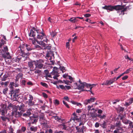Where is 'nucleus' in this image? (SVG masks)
<instances>
[{
    "instance_id": "obj_1",
    "label": "nucleus",
    "mask_w": 133,
    "mask_h": 133,
    "mask_svg": "<svg viewBox=\"0 0 133 133\" xmlns=\"http://www.w3.org/2000/svg\"><path fill=\"white\" fill-rule=\"evenodd\" d=\"M4 43H0V55L5 59H9L11 58V56L10 55V53L8 52V49L7 46L4 45Z\"/></svg>"
},
{
    "instance_id": "obj_2",
    "label": "nucleus",
    "mask_w": 133,
    "mask_h": 133,
    "mask_svg": "<svg viewBox=\"0 0 133 133\" xmlns=\"http://www.w3.org/2000/svg\"><path fill=\"white\" fill-rule=\"evenodd\" d=\"M91 85L90 84H88L85 82L81 83L79 85H78L77 83H75L74 84L73 86V88L75 89H78L81 90L82 91H87V90H84V88L85 87L87 88H89Z\"/></svg>"
},
{
    "instance_id": "obj_3",
    "label": "nucleus",
    "mask_w": 133,
    "mask_h": 133,
    "mask_svg": "<svg viewBox=\"0 0 133 133\" xmlns=\"http://www.w3.org/2000/svg\"><path fill=\"white\" fill-rule=\"evenodd\" d=\"M6 110L4 109H0V114H1L2 116H1V118L2 120L4 122H5L6 121L8 122H9L10 120L12 119V116L11 115H7L5 116V113Z\"/></svg>"
},
{
    "instance_id": "obj_4",
    "label": "nucleus",
    "mask_w": 133,
    "mask_h": 133,
    "mask_svg": "<svg viewBox=\"0 0 133 133\" xmlns=\"http://www.w3.org/2000/svg\"><path fill=\"white\" fill-rule=\"evenodd\" d=\"M123 8V6H121L120 5H117L114 6L110 5H105L102 8L103 9L107 10H108L112 11L114 10H119Z\"/></svg>"
},
{
    "instance_id": "obj_5",
    "label": "nucleus",
    "mask_w": 133,
    "mask_h": 133,
    "mask_svg": "<svg viewBox=\"0 0 133 133\" xmlns=\"http://www.w3.org/2000/svg\"><path fill=\"white\" fill-rule=\"evenodd\" d=\"M44 61L43 59H39L36 61V66L35 69H44L45 66L44 65Z\"/></svg>"
},
{
    "instance_id": "obj_6",
    "label": "nucleus",
    "mask_w": 133,
    "mask_h": 133,
    "mask_svg": "<svg viewBox=\"0 0 133 133\" xmlns=\"http://www.w3.org/2000/svg\"><path fill=\"white\" fill-rule=\"evenodd\" d=\"M25 44H21L19 46V47L21 50V56H22L23 57H24L25 58H28L29 56V53L28 52V53H25V52L23 50V49L25 47Z\"/></svg>"
},
{
    "instance_id": "obj_7",
    "label": "nucleus",
    "mask_w": 133,
    "mask_h": 133,
    "mask_svg": "<svg viewBox=\"0 0 133 133\" xmlns=\"http://www.w3.org/2000/svg\"><path fill=\"white\" fill-rule=\"evenodd\" d=\"M40 120L41 121V124L43 125L44 127H48V125L47 124L46 121L45 119L43 114H41L39 116Z\"/></svg>"
},
{
    "instance_id": "obj_8",
    "label": "nucleus",
    "mask_w": 133,
    "mask_h": 133,
    "mask_svg": "<svg viewBox=\"0 0 133 133\" xmlns=\"http://www.w3.org/2000/svg\"><path fill=\"white\" fill-rule=\"evenodd\" d=\"M76 128L78 132L84 133L86 129V127L83 125L82 127L77 126L76 127Z\"/></svg>"
},
{
    "instance_id": "obj_9",
    "label": "nucleus",
    "mask_w": 133,
    "mask_h": 133,
    "mask_svg": "<svg viewBox=\"0 0 133 133\" xmlns=\"http://www.w3.org/2000/svg\"><path fill=\"white\" fill-rule=\"evenodd\" d=\"M30 121L32 124H36L38 120V117L37 116H35L30 117Z\"/></svg>"
},
{
    "instance_id": "obj_10",
    "label": "nucleus",
    "mask_w": 133,
    "mask_h": 133,
    "mask_svg": "<svg viewBox=\"0 0 133 133\" xmlns=\"http://www.w3.org/2000/svg\"><path fill=\"white\" fill-rule=\"evenodd\" d=\"M37 33V38L38 39H42L43 38L45 37V34L43 32L39 31L38 33Z\"/></svg>"
},
{
    "instance_id": "obj_11",
    "label": "nucleus",
    "mask_w": 133,
    "mask_h": 133,
    "mask_svg": "<svg viewBox=\"0 0 133 133\" xmlns=\"http://www.w3.org/2000/svg\"><path fill=\"white\" fill-rule=\"evenodd\" d=\"M36 61H30L28 63V65L30 68V70H33L35 69L34 65L36 66Z\"/></svg>"
},
{
    "instance_id": "obj_12",
    "label": "nucleus",
    "mask_w": 133,
    "mask_h": 133,
    "mask_svg": "<svg viewBox=\"0 0 133 133\" xmlns=\"http://www.w3.org/2000/svg\"><path fill=\"white\" fill-rule=\"evenodd\" d=\"M116 120L117 122L115 124V126L117 128L121 129H122V125L121 121L119 120V118H116Z\"/></svg>"
},
{
    "instance_id": "obj_13",
    "label": "nucleus",
    "mask_w": 133,
    "mask_h": 133,
    "mask_svg": "<svg viewBox=\"0 0 133 133\" xmlns=\"http://www.w3.org/2000/svg\"><path fill=\"white\" fill-rule=\"evenodd\" d=\"M116 77L111 79L110 80H107L105 82L102 84V85H110L112 84L115 81Z\"/></svg>"
},
{
    "instance_id": "obj_14",
    "label": "nucleus",
    "mask_w": 133,
    "mask_h": 133,
    "mask_svg": "<svg viewBox=\"0 0 133 133\" xmlns=\"http://www.w3.org/2000/svg\"><path fill=\"white\" fill-rule=\"evenodd\" d=\"M19 92V89H13L11 90L10 94V96L11 97L12 96V94H17Z\"/></svg>"
},
{
    "instance_id": "obj_15",
    "label": "nucleus",
    "mask_w": 133,
    "mask_h": 133,
    "mask_svg": "<svg viewBox=\"0 0 133 133\" xmlns=\"http://www.w3.org/2000/svg\"><path fill=\"white\" fill-rule=\"evenodd\" d=\"M60 88L62 89L66 90V89L69 90L71 88V87L70 86L65 85L64 86L63 85H59Z\"/></svg>"
},
{
    "instance_id": "obj_16",
    "label": "nucleus",
    "mask_w": 133,
    "mask_h": 133,
    "mask_svg": "<svg viewBox=\"0 0 133 133\" xmlns=\"http://www.w3.org/2000/svg\"><path fill=\"white\" fill-rule=\"evenodd\" d=\"M36 31H33V30L31 29L30 32L29 34V36L30 37H33L34 38H35L36 36Z\"/></svg>"
},
{
    "instance_id": "obj_17",
    "label": "nucleus",
    "mask_w": 133,
    "mask_h": 133,
    "mask_svg": "<svg viewBox=\"0 0 133 133\" xmlns=\"http://www.w3.org/2000/svg\"><path fill=\"white\" fill-rule=\"evenodd\" d=\"M14 116L16 118L20 117L22 115V113L20 112L16 111L14 112Z\"/></svg>"
},
{
    "instance_id": "obj_18",
    "label": "nucleus",
    "mask_w": 133,
    "mask_h": 133,
    "mask_svg": "<svg viewBox=\"0 0 133 133\" xmlns=\"http://www.w3.org/2000/svg\"><path fill=\"white\" fill-rule=\"evenodd\" d=\"M121 6H123V8H122L121 9H120L119 10H121L122 9L121 11V13L120 14V15L122 14L123 15H124V12L127 11V7H126V8H124V5H121Z\"/></svg>"
},
{
    "instance_id": "obj_19",
    "label": "nucleus",
    "mask_w": 133,
    "mask_h": 133,
    "mask_svg": "<svg viewBox=\"0 0 133 133\" xmlns=\"http://www.w3.org/2000/svg\"><path fill=\"white\" fill-rule=\"evenodd\" d=\"M69 21H70L72 23H74L78 21V19H77L76 17H72L68 20Z\"/></svg>"
},
{
    "instance_id": "obj_20",
    "label": "nucleus",
    "mask_w": 133,
    "mask_h": 133,
    "mask_svg": "<svg viewBox=\"0 0 133 133\" xmlns=\"http://www.w3.org/2000/svg\"><path fill=\"white\" fill-rule=\"evenodd\" d=\"M58 127L61 128H62V129L64 130H66L67 128V126L64 124H59L58 125Z\"/></svg>"
},
{
    "instance_id": "obj_21",
    "label": "nucleus",
    "mask_w": 133,
    "mask_h": 133,
    "mask_svg": "<svg viewBox=\"0 0 133 133\" xmlns=\"http://www.w3.org/2000/svg\"><path fill=\"white\" fill-rule=\"evenodd\" d=\"M130 121V120H129L127 119L126 118H124L123 120H122V122L124 124L127 125L128 124V123H129V122Z\"/></svg>"
},
{
    "instance_id": "obj_22",
    "label": "nucleus",
    "mask_w": 133,
    "mask_h": 133,
    "mask_svg": "<svg viewBox=\"0 0 133 133\" xmlns=\"http://www.w3.org/2000/svg\"><path fill=\"white\" fill-rule=\"evenodd\" d=\"M37 127H34L33 126H32L30 127V130L31 131L35 132L37 130Z\"/></svg>"
},
{
    "instance_id": "obj_23",
    "label": "nucleus",
    "mask_w": 133,
    "mask_h": 133,
    "mask_svg": "<svg viewBox=\"0 0 133 133\" xmlns=\"http://www.w3.org/2000/svg\"><path fill=\"white\" fill-rule=\"evenodd\" d=\"M101 126L103 129L106 128L107 126V124L105 121H104L102 124H101Z\"/></svg>"
},
{
    "instance_id": "obj_24",
    "label": "nucleus",
    "mask_w": 133,
    "mask_h": 133,
    "mask_svg": "<svg viewBox=\"0 0 133 133\" xmlns=\"http://www.w3.org/2000/svg\"><path fill=\"white\" fill-rule=\"evenodd\" d=\"M128 124H129V128L131 129L133 128V122H132L130 121Z\"/></svg>"
},
{
    "instance_id": "obj_25",
    "label": "nucleus",
    "mask_w": 133,
    "mask_h": 133,
    "mask_svg": "<svg viewBox=\"0 0 133 133\" xmlns=\"http://www.w3.org/2000/svg\"><path fill=\"white\" fill-rule=\"evenodd\" d=\"M13 97L12 98V99L14 101H16L17 100V97L18 96L17 94H13Z\"/></svg>"
},
{
    "instance_id": "obj_26",
    "label": "nucleus",
    "mask_w": 133,
    "mask_h": 133,
    "mask_svg": "<svg viewBox=\"0 0 133 133\" xmlns=\"http://www.w3.org/2000/svg\"><path fill=\"white\" fill-rule=\"evenodd\" d=\"M25 48L28 51H30L32 50V49L30 48V46L29 45H28L27 44H25Z\"/></svg>"
},
{
    "instance_id": "obj_27",
    "label": "nucleus",
    "mask_w": 133,
    "mask_h": 133,
    "mask_svg": "<svg viewBox=\"0 0 133 133\" xmlns=\"http://www.w3.org/2000/svg\"><path fill=\"white\" fill-rule=\"evenodd\" d=\"M88 99L89 101V103H91L94 102L95 100H96V98L94 97H92L90 99Z\"/></svg>"
},
{
    "instance_id": "obj_28",
    "label": "nucleus",
    "mask_w": 133,
    "mask_h": 133,
    "mask_svg": "<svg viewBox=\"0 0 133 133\" xmlns=\"http://www.w3.org/2000/svg\"><path fill=\"white\" fill-rule=\"evenodd\" d=\"M8 77V76L6 75H4L3 76V78L1 79L2 81H5L7 79V78Z\"/></svg>"
},
{
    "instance_id": "obj_29",
    "label": "nucleus",
    "mask_w": 133,
    "mask_h": 133,
    "mask_svg": "<svg viewBox=\"0 0 133 133\" xmlns=\"http://www.w3.org/2000/svg\"><path fill=\"white\" fill-rule=\"evenodd\" d=\"M32 111V110L31 109H28L26 111V113L29 116L31 115V111Z\"/></svg>"
},
{
    "instance_id": "obj_30",
    "label": "nucleus",
    "mask_w": 133,
    "mask_h": 133,
    "mask_svg": "<svg viewBox=\"0 0 133 133\" xmlns=\"http://www.w3.org/2000/svg\"><path fill=\"white\" fill-rule=\"evenodd\" d=\"M29 99L28 101H26V102L28 103L33 99V97L32 95L30 94L29 95Z\"/></svg>"
},
{
    "instance_id": "obj_31",
    "label": "nucleus",
    "mask_w": 133,
    "mask_h": 133,
    "mask_svg": "<svg viewBox=\"0 0 133 133\" xmlns=\"http://www.w3.org/2000/svg\"><path fill=\"white\" fill-rule=\"evenodd\" d=\"M18 108L19 110H20L23 109L24 107V104L23 103H21L20 105H18Z\"/></svg>"
},
{
    "instance_id": "obj_32",
    "label": "nucleus",
    "mask_w": 133,
    "mask_h": 133,
    "mask_svg": "<svg viewBox=\"0 0 133 133\" xmlns=\"http://www.w3.org/2000/svg\"><path fill=\"white\" fill-rule=\"evenodd\" d=\"M40 84L42 86H43V87H44L46 88L48 87V85L45 83L41 82L40 83Z\"/></svg>"
},
{
    "instance_id": "obj_33",
    "label": "nucleus",
    "mask_w": 133,
    "mask_h": 133,
    "mask_svg": "<svg viewBox=\"0 0 133 133\" xmlns=\"http://www.w3.org/2000/svg\"><path fill=\"white\" fill-rule=\"evenodd\" d=\"M28 104L29 106H32L35 104V102L31 100L29 102H28Z\"/></svg>"
},
{
    "instance_id": "obj_34",
    "label": "nucleus",
    "mask_w": 133,
    "mask_h": 133,
    "mask_svg": "<svg viewBox=\"0 0 133 133\" xmlns=\"http://www.w3.org/2000/svg\"><path fill=\"white\" fill-rule=\"evenodd\" d=\"M60 70L62 71V72H65L66 70L65 69V68L64 66H61L60 67Z\"/></svg>"
},
{
    "instance_id": "obj_35",
    "label": "nucleus",
    "mask_w": 133,
    "mask_h": 133,
    "mask_svg": "<svg viewBox=\"0 0 133 133\" xmlns=\"http://www.w3.org/2000/svg\"><path fill=\"white\" fill-rule=\"evenodd\" d=\"M47 132H48V130L47 129H46L44 131L40 130V131L37 133H46Z\"/></svg>"
},
{
    "instance_id": "obj_36",
    "label": "nucleus",
    "mask_w": 133,
    "mask_h": 133,
    "mask_svg": "<svg viewBox=\"0 0 133 133\" xmlns=\"http://www.w3.org/2000/svg\"><path fill=\"white\" fill-rule=\"evenodd\" d=\"M58 72L57 71H56L55 70H53L52 72H51V74L52 75H55L56 74H58Z\"/></svg>"
},
{
    "instance_id": "obj_37",
    "label": "nucleus",
    "mask_w": 133,
    "mask_h": 133,
    "mask_svg": "<svg viewBox=\"0 0 133 133\" xmlns=\"http://www.w3.org/2000/svg\"><path fill=\"white\" fill-rule=\"evenodd\" d=\"M54 103L56 105H58L59 104V102L58 100L56 99L54 101Z\"/></svg>"
},
{
    "instance_id": "obj_38",
    "label": "nucleus",
    "mask_w": 133,
    "mask_h": 133,
    "mask_svg": "<svg viewBox=\"0 0 133 133\" xmlns=\"http://www.w3.org/2000/svg\"><path fill=\"white\" fill-rule=\"evenodd\" d=\"M14 105L12 104L11 103H9L8 106V109H10V108H13L14 107Z\"/></svg>"
},
{
    "instance_id": "obj_39",
    "label": "nucleus",
    "mask_w": 133,
    "mask_h": 133,
    "mask_svg": "<svg viewBox=\"0 0 133 133\" xmlns=\"http://www.w3.org/2000/svg\"><path fill=\"white\" fill-rule=\"evenodd\" d=\"M51 35L53 37H54L56 36L57 35V32H55L52 31L51 34Z\"/></svg>"
},
{
    "instance_id": "obj_40",
    "label": "nucleus",
    "mask_w": 133,
    "mask_h": 133,
    "mask_svg": "<svg viewBox=\"0 0 133 133\" xmlns=\"http://www.w3.org/2000/svg\"><path fill=\"white\" fill-rule=\"evenodd\" d=\"M23 76V74L22 73H19L17 74V77L18 78H22Z\"/></svg>"
},
{
    "instance_id": "obj_41",
    "label": "nucleus",
    "mask_w": 133,
    "mask_h": 133,
    "mask_svg": "<svg viewBox=\"0 0 133 133\" xmlns=\"http://www.w3.org/2000/svg\"><path fill=\"white\" fill-rule=\"evenodd\" d=\"M54 75V76L53 77L54 79H55L58 80V79L57 78V77H59V75L58 74H56Z\"/></svg>"
},
{
    "instance_id": "obj_42",
    "label": "nucleus",
    "mask_w": 133,
    "mask_h": 133,
    "mask_svg": "<svg viewBox=\"0 0 133 133\" xmlns=\"http://www.w3.org/2000/svg\"><path fill=\"white\" fill-rule=\"evenodd\" d=\"M63 102L64 104L65 105V106H66L67 108H69L70 107L69 105L66 102L64 101H63Z\"/></svg>"
},
{
    "instance_id": "obj_43",
    "label": "nucleus",
    "mask_w": 133,
    "mask_h": 133,
    "mask_svg": "<svg viewBox=\"0 0 133 133\" xmlns=\"http://www.w3.org/2000/svg\"><path fill=\"white\" fill-rule=\"evenodd\" d=\"M35 74H40L42 73L41 70H36L34 72Z\"/></svg>"
},
{
    "instance_id": "obj_44",
    "label": "nucleus",
    "mask_w": 133,
    "mask_h": 133,
    "mask_svg": "<svg viewBox=\"0 0 133 133\" xmlns=\"http://www.w3.org/2000/svg\"><path fill=\"white\" fill-rule=\"evenodd\" d=\"M89 103L88 99H86L84 102V104L85 105H87L88 103Z\"/></svg>"
},
{
    "instance_id": "obj_45",
    "label": "nucleus",
    "mask_w": 133,
    "mask_h": 133,
    "mask_svg": "<svg viewBox=\"0 0 133 133\" xmlns=\"http://www.w3.org/2000/svg\"><path fill=\"white\" fill-rule=\"evenodd\" d=\"M120 130L121 129L118 128H116V129L114 131L113 133H119V130Z\"/></svg>"
},
{
    "instance_id": "obj_46",
    "label": "nucleus",
    "mask_w": 133,
    "mask_h": 133,
    "mask_svg": "<svg viewBox=\"0 0 133 133\" xmlns=\"http://www.w3.org/2000/svg\"><path fill=\"white\" fill-rule=\"evenodd\" d=\"M42 95L43 97L45 98H47L48 97V96L44 92H42Z\"/></svg>"
},
{
    "instance_id": "obj_47",
    "label": "nucleus",
    "mask_w": 133,
    "mask_h": 133,
    "mask_svg": "<svg viewBox=\"0 0 133 133\" xmlns=\"http://www.w3.org/2000/svg\"><path fill=\"white\" fill-rule=\"evenodd\" d=\"M37 43L39 44H42L44 46L45 45V44L43 42V41H42L41 42H39L38 41H37Z\"/></svg>"
},
{
    "instance_id": "obj_48",
    "label": "nucleus",
    "mask_w": 133,
    "mask_h": 133,
    "mask_svg": "<svg viewBox=\"0 0 133 133\" xmlns=\"http://www.w3.org/2000/svg\"><path fill=\"white\" fill-rule=\"evenodd\" d=\"M26 128L24 127H22L21 128V131L24 132L25 131Z\"/></svg>"
},
{
    "instance_id": "obj_49",
    "label": "nucleus",
    "mask_w": 133,
    "mask_h": 133,
    "mask_svg": "<svg viewBox=\"0 0 133 133\" xmlns=\"http://www.w3.org/2000/svg\"><path fill=\"white\" fill-rule=\"evenodd\" d=\"M132 103V102H126L124 104V105L125 106H129Z\"/></svg>"
},
{
    "instance_id": "obj_50",
    "label": "nucleus",
    "mask_w": 133,
    "mask_h": 133,
    "mask_svg": "<svg viewBox=\"0 0 133 133\" xmlns=\"http://www.w3.org/2000/svg\"><path fill=\"white\" fill-rule=\"evenodd\" d=\"M91 85L89 87H90V90H87V91H91V90L93 88V86H96V84H91Z\"/></svg>"
},
{
    "instance_id": "obj_51",
    "label": "nucleus",
    "mask_w": 133,
    "mask_h": 133,
    "mask_svg": "<svg viewBox=\"0 0 133 133\" xmlns=\"http://www.w3.org/2000/svg\"><path fill=\"white\" fill-rule=\"evenodd\" d=\"M32 30H33V31H36L37 33H38L39 32V31H40V30H36L35 28L34 27H33L32 28V29H31Z\"/></svg>"
},
{
    "instance_id": "obj_52",
    "label": "nucleus",
    "mask_w": 133,
    "mask_h": 133,
    "mask_svg": "<svg viewBox=\"0 0 133 133\" xmlns=\"http://www.w3.org/2000/svg\"><path fill=\"white\" fill-rule=\"evenodd\" d=\"M1 106L2 108H4L3 109H4L6 111V110H5V109H6V105L5 104H2L1 105Z\"/></svg>"
},
{
    "instance_id": "obj_53",
    "label": "nucleus",
    "mask_w": 133,
    "mask_h": 133,
    "mask_svg": "<svg viewBox=\"0 0 133 133\" xmlns=\"http://www.w3.org/2000/svg\"><path fill=\"white\" fill-rule=\"evenodd\" d=\"M55 120H56L57 121H58L59 119H60L57 116H53V117Z\"/></svg>"
},
{
    "instance_id": "obj_54",
    "label": "nucleus",
    "mask_w": 133,
    "mask_h": 133,
    "mask_svg": "<svg viewBox=\"0 0 133 133\" xmlns=\"http://www.w3.org/2000/svg\"><path fill=\"white\" fill-rule=\"evenodd\" d=\"M132 69L131 68H130L129 69H127L125 72L126 73V74H127L129 73L130 71H131V69Z\"/></svg>"
},
{
    "instance_id": "obj_55",
    "label": "nucleus",
    "mask_w": 133,
    "mask_h": 133,
    "mask_svg": "<svg viewBox=\"0 0 133 133\" xmlns=\"http://www.w3.org/2000/svg\"><path fill=\"white\" fill-rule=\"evenodd\" d=\"M36 48H38V49L40 50L42 49V48L39 45H37L35 46Z\"/></svg>"
},
{
    "instance_id": "obj_56",
    "label": "nucleus",
    "mask_w": 133,
    "mask_h": 133,
    "mask_svg": "<svg viewBox=\"0 0 133 133\" xmlns=\"http://www.w3.org/2000/svg\"><path fill=\"white\" fill-rule=\"evenodd\" d=\"M14 130L12 128H10L9 129V133H14L13 132Z\"/></svg>"
},
{
    "instance_id": "obj_57",
    "label": "nucleus",
    "mask_w": 133,
    "mask_h": 133,
    "mask_svg": "<svg viewBox=\"0 0 133 133\" xmlns=\"http://www.w3.org/2000/svg\"><path fill=\"white\" fill-rule=\"evenodd\" d=\"M99 124L98 122H96L95 125V127L96 128H98L99 127Z\"/></svg>"
},
{
    "instance_id": "obj_58",
    "label": "nucleus",
    "mask_w": 133,
    "mask_h": 133,
    "mask_svg": "<svg viewBox=\"0 0 133 133\" xmlns=\"http://www.w3.org/2000/svg\"><path fill=\"white\" fill-rule=\"evenodd\" d=\"M66 46L68 49L69 48V42H68L66 43Z\"/></svg>"
},
{
    "instance_id": "obj_59",
    "label": "nucleus",
    "mask_w": 133,
    "mask_h": 133,
    "mask_svg": "<svg viewBox=\"0 0 133 133\" xmlns=\"http://www.w3.org/2000/svg\"><path fill=\"white\" fill-rule=\"evenodd\" d=\"M63 99L65 100H66L67 101H69V98L67 96H65L64 98Z\"/></svg>"
},
{
    "instance_id": "obj_60",
    "label": "nucleus",
    "mask_w": 133,
    "mask_h": 133,
    "mask_svg": "<svg viewBox=\"0 0 133 133\" xmlns=\"http://www.w3.org/2000/svg\"><path fill=\"white\" fill-rule=\"evenodd\" d=\"M90 113L91 116L92 117V118H94L96 117V116L94 115V113H92L91 112Z\"/></svg>"
},
{
    "instance_id": "obj_61",
    "label": "nucleus",
    "mask_w": 133,
    "mask_h": 133,
    "mask_svg": "<svg viewBox=\"0 0 133 133\" xmlns=\"http://www.w3.org/2000/svg\"><path fill=\"white\" fill-rule=\"evenodd\" d=\"M8 90V89L7 88H5L3 90V93L5 94L6 93V91H7Z\"/></svg>"
},
{
    "instance_id": "obj_62",
    "label": "nucleus",
    "mask_w": 133,
    "mask_h": 133,
    "mask_svg": "<svg viewBox=\"0 0 133 133\" xmlns=\"http://www.w3.org/2000/svg\"><path fill=\"white\" fill-rule=\"evenodd\" d=\"M26 81L24 80H23L22 81V82L23 85H25V83L26 82Z\"/></svg>"
},
{
    "instance_id": "obj_63",
    "label": "nucleus",
    "mask_w": 133,
    "mask_h": 133,
    "mask_svg": "<svg viewBox=\"0 0 133 133\" xmlns=\"http://www.w3.org/2000/svg\"><path fill=\"white\" fill-rule=\"evenodd\" d=\"M27 84L28 85H32L33 83L31 81H29L27 83Z\"/></svg>"
},
{
    "instance_id": "obj_64",
    "label": "nucleus",
    "mask_w": 133,
    "mask_h": 133,
    "mask_svg": "<svg viewBox=\"0 0 133 133\" xmlns=\"http://www.w3.org/2000/svg\"><path fill=\"white\" fill-rule=\"evenodd\" d=\"M128 76H125L122 78V79L123 80H124L127 79L128 78Z\"/></svg>"
}]
</instances>
